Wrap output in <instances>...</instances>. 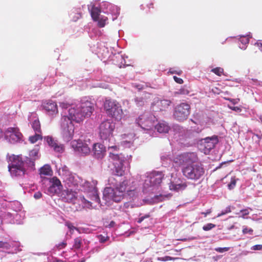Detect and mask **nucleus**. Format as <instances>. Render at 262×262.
<instances>
[{
  "instance_id": "f257e3e1",
  "label": "nucleus",
  "mask_w": 262,
  "mask_h": 262,
  "mask_svg": "<svg viewBox=\"0 0 262 262\" xmlns=\"http://www.w3.org/2000/svg\"><path fill=\"white\" fill-rule=\"evenodd\" d=\"M94 111V106L90 101L82 102L79 106L72 107L69 110L67 116L70 121L80 123L85 118L90 117Z\"/></svg>"
},
{
  "instance_id": "f03ea898",
  "label": "nucleus",
  "mask_w": 262,
  "mask_h": 262,
  "mask_svg": "<svg viewBox=\"0 0 262 262\" xmlns=\"http://www.w3.org/2000/svg\"><path fill=\"white\" fill-rule=\"evenodd\" d=\"M8 169L13 176H20L25 174V163L21 156L12 155L8 158Z\"/></svg>"
},
{
  "instance_id": "7ed1b4c3",
  "label": "nucleus",
  "mask_w": 262,
  "mask_h": 262,
  "mask_svg": "<svg viewBox=\"0 0 262 262\" xmlns=\"http://www.w3.org/2000/svg\"><path fill=\"white\" fill-rule=\"evenodd\" d=\"M183 175L188 179L197 180L203 176L205 170L200 164H195L194 161L185 166L182 169Z\"/></svg>"
},
{
  "instance_id": "20e7f679",
  "label": "nucleus",
  "mask_w": 262,
  "mask_h": 262,
  "mask_svg": "<svg viewBox=\"0 0 262 262\" xmlns=\"http://www.w3.org/2000/svg\"><path fill=\"white\" fill-rule=\"evenodd\" d=\"M104 109L106 114L116 120H120L123 118V112L120 104L115 100L108 99L104 103Z\"/></svg>"
},
{
  "instance_id": "39448f33",
  "label": "nucleus",
  "mask_w": 262,
  "mask_h": 262,
  "mask_svg": "<svg viewBox=\"0 0 262 262\" xmlns=\"http://www.w3.org/2000/svg\"><path fill=\"white\" fill-rule=\"evenodd\" d=\"M109 160L113 163L114 166V172L117 176H122L124 173V162L125 158L122 154L110 151L108 155Z\"/></svg>"
},
{
  "instance_id": "423d86ee",
  "label": "nucleus",
  "mask_w": 262,
  "mask_h": 262,
  "mask_svg": "<svg viewBox=\"0 0 262 262\" xmlns=\"http://www.w3.org/2000/svg\"><path fill=\"white\" fill-rule=\"evenodd\" d=\"M115 128V123L112 121L106 120L102 122L99 127V134L100 138L103 140L109 139L113 136Z\"/></svg>"
},
{
  "instance_id": "0eeeda50",
  "label": "nucleus",
  "mask_w": 262,
  "mask_h": 262,
  "mask_svg": "<svg viewBox=\"0 0 262 262\" xmlns=\"http://www.w3.org/2000/svg\"><path fill=\"white\" fill-rule=\"evenodd\" d=\"M124 197V195L115 187H106L103 193V199L107 202L112 201L115 202H120Z\"/></svg>"
},
{
  "instance_id": "6e6552de",
  "label": "nucleus",
  "mask_w": 262,
  "mask_h": 262,
  "mask_svg": "<svg viewBox=\"0 0 262 262\" xmlns=\"http://www.w3.org/2000/svg\"><path fill=\"white\" fill-rule=\"evenodd\" d=\"M190 113V106L186 103H181L174 108L173 117L179 121L187 119Z\"/></svg>"
},
{
  "instance_id": "1a4fd4ad",
  "label": "nucleus",
  "mask_w": 262,
  "mask_h": 262,
  "mask_svg": "<svg viewBox=\"0 0 262 262\" xmlns=\"http://www.w3.org/2000/svg\"><path fill=\"white\" fill-rule=\"evenodd\" d=\"M196 159L194 153H184L177 156L173 159V162L178 166L187 165L194 161Z\"/></svg>"
},
{
  "instance_id": "9d476101",
  "label": "nucleus",
  "mask_w": 262,
  "mask_h": 262,
  "mask_svg": "<svg viewBox=\"0 0 262 262\" xmlns=\"http://www.w3.org/2000/svg\"><path fill=\"white\" fill-rule=\"evenodd\" d=\"M136 121L141 127L146 130H149L154 125L152 116L150 114H144L140 116Z\"/></svg>"
},
{
  "instance_id": "9b49d317",
  "label": "nucleus",
  "mask_w": 262,
  "mask_h": 262,
  "mask_svg": "<svg viewBox=\"0 0 262 262\" xmlns=\"http://www.w3.org/2000/svg\"><path fill=\"white\" fill-rule=\"evenodd\" d=\"M72 147L75 151L79 154L86 155L90 152V148L89 145L81 140H75L71 142Z\"/></svg>"
},
{
  "instance_id": "f8f14e48",
  "label": "nucleus",
  "mask_w": 262,
  "mask_h": 262,
  "mask_svg": "<svg viewBox=\"0 0 262 262\" xmlns=\"http://www.w3.org/2000/svg\"><path fill=\"white\" fill-rule=\"evenodd\" d=\"M130 182L125 180L120 183L118 186H116V188L119 191L122 192L123 195H124L125 192H126L128 195L133 198L135 196L136 192L135 188L130 186Z\"/></svg>"
},
{
  "instance_id": "ddd939ff",
  "label": "nucleus",
  "mask_w": 262,
  "mask_h": 262,
  "mask_svg": "<svg viewBox=\"0 0 262 262\" xmlns=\"http://www.w3.org/2000/svg\"><path fill=\"white\" fill-rule=\"evenodd\" d=\"M74 134V125L71 121L67 123L66 125L63 123L62 136L66 142L70 141L73 137Z\"/></svg>"
},
{
  "instance_id": "4468645a",
  "label": "nucleus",
  "mask_w": 262,
  "mask_h": 262,
  "mask_svg": "<svg viewBox=\"0 0 262 262\" xmlns=\"http://www.w3.org/2000/svg\"><path fill=\"white\" fill-rule=\"evenodd\" d=\"M44 140L46 141L48 145L55 152L61 153L64 151V145L59 144L57 140H55L53 137L50 136H45Z\"/></svg>"
},
{
  "instance_id": "2eb2a0df",
  "label": "nucleus",
  "mask_w": 262,
  "mask_h": 262,
  "mask_svg": "<svg viewBox=\"0 0 262 262\" xmlns=\"http://www.w3.org/2000/svg\"><path fill=\"white\" fill-rule=\"evenodd\" d=\"M6 136L13 143L17 142L21 140L22 134L17 127H9L6 131Z\"/></svg>"
},
{
  "instance_id": "dca6fc26",
  "label": "nucleus",
  "mask_w": 262,
  "mask_h": 262,
  "mask_svg": "<svg viewBox=\"0 0 262 262\" xmlns=\"http://www.w3.org/2000/svg\"><path fill=\"white\" fill-rule=\"evenodd\" d=\"M42 107L49 115L53 116L58 113V107L56 102L52 100H48L42 103Z\"/></svg>"
},
{
  "instance_id": "f3484780",
  "label": "nucleus",
  "mask_w": 262,
  "mask_h": 262,
  "mask_svg": "<svg viewBox=\"0 0 262 262\" xmlns=\"http://www.w3.org/2000/svg\"><path fill=\"white\" fill-rule=\"evenodd\" d=\"M203 140V144L204 148L208 151L214 148L219 142L218 136L216 135L206 137Z\"/></svg>"
},
{
  "instance_id": "a211bd4d",
  "label": "nucleus",
  "mask_w": 262,
  "mask_h": 262,
  "mask_svg": "<svg viewBox=\"0 0 262 262\" xmlns=\"http://www.w3.org/2000/svg\"><path fill=\"white\" fill-rule=\"evenodd\" d=\"M93 152L96 158L102 159L105 155V147L101 143H95L93 145Z\"/></svg>"
},
{
  "instance_id": "6ab92c4d",
  "label": "nucleus",
  "mask_w": 262,
  "mask_h": 262,
  "mask_svg": "<svg viewBox=\"0 0 262 262\" xmlns=\"http://www.w3.org/2000/svg\"><path fill=\"white\" fill-rule=\"evenodd\" d=\"M164 177V174L162 172H154L152 173L149 178L150 186H155L161 184Z\"/></svg>"
},
{
  "instance_id": "aec40b11",
  "label": "nucleus",
  "mask_w": 262,
  "mask_h": 262,
  "mask_svg": "<svg viewBox=\"0 0 262 262\" xmlns=\"http://www.w3.org/2000/svg\"><path fill=\"white\" fill-rule=\"evenodd\" d=\"M63 198L67 202L71 203L75 201L77 198L76 192L72 189H67L63 192Z\"/></svg>"
},
{
  "instance_id": "412c9836",
  "label": "nucleus",
  "mask_w": 262,
  "mask_h": 262,
  "mask_svg": "<svg viewBox=\"0 0 262 262\" xmlns=\"http://www.w3.org/2000/svg\"><path fill=\"white\" fill-rule=\"evenodd\" d=\"M52 184L50 186L49 190L51 192L57 193V190H59L62 187L60 181L57 177H53L52 180Z\"/></svg>"
},
{
  "instance_id": "4be33fe9",
  "label": "nucleus",
  "mask_w": 262,
  "mask_h": 262,
  "mask_svg": "<svg viewBox=\"0 0 262 262\" xmlns=\"http://www.w3.org/2000/svg\"><path fill=\"white\" fill-rule=\"evenodd\" d=\"M171 101L169 100L163 99L159 100L155 104V106L157 107V110L160 111H165L170 106Z\"/></svg>"
},
{
  "instance_id": "5701e85b",
  "label": "nucleus",
  "mask_w": 262,
  "mask_h": 262,
  "mask_svg": "<svg viewBox=\"0 0 262 262\" xmlns=\"http://www.w3.org/2000/svg\"><path fill=\"white\" fill-rule=\"evenodd\" d=\"M187 187V184L185 182L177 183L171 182L169 184L170 190L179 191L185 189Z\"/></svg>"
},
{
  "instance_id": "b1692460",
  "label": "nucleus",
  "mask_w": 262,
  "mask_h": 262,
  "mask_svg": "<svg viewBox=\"0 0 262 262\" xmlns=\"http://www.w3.org/2000/svg\"><path fill=\"white\" fill-rule=\"evenodd\" d=\"M53 171L49 165H45L39 169V174L42 176H51Z\"/></svg>"
},
{
  "instance_id": "393cba45",
  "label": "nucleus",
  "mask_w": 262,
  "mask_h": 262,
  "mask_svg": "<svg viewBox=\"0 0 262 262\" xmlns=\"http://www.w3.org/2000/svg\"><path fill=\"white\" fill-rule=\"evenodd\" d=\"M91 15L92 19L94 21H97L99 19V15L101 13V10L99 8L93 6L91 9Z\"/></svg>"
},
{
  "instance_id": "a878e982",
  "label": "nucleus",
  "mask_w": 262,
  "mask_h": 262,
  "mask_svg": "<svg viewBox=\"0 0 262 262\" xmlns=\"http://www.w3.org/2000/svg\"><path fill=\"white\" fill-rule=\"evenodd\" d=\"M156 128L157 131L160 133H167L169 129V126L165 123H158L156 125Z\"/></svg>"
},
{
  "instance_id": "bb28decb",
  "label": "nucleus",
  "mask_w": 262,
  "mask_h": 262,
  "mask_svg": "<svg viewBox=\"0 0 262 262\" xmlns=\"http://www.w3.org/2000/svg\"><path fill=\"white\" fill-rule=\"evenodd\" d=\"M83 187L85 189L90 193H92L97 191L95 187V184L94 182L92 184L91 182L86 181L84 183Z\"/></svg>"
},
{
  "instance_id": "cd10ccee",
  "label": "nucleus",
  "mask_w": 262,
  "mask_h": 262,
  "mask_svg": "<svg viewBox=\"0 0 262 262\" xmlns=\"http://www.w3.org/2000/svg\"><path fill=\"white\" fill-rule=\"evenodd\" d=\"M31 127L35 133H42L40 123L38 119H35L32 121Z\"/></svg>"
},
{
  "instance_id": "c85d7f7f",
  "label": "nucleus",
  "mask_w": 262,
  "mask_h": 262,
  "mask_svg": "<svg viewBox=\"0 0 262 262\" xmlns=\"http://www.w3.org/2000/svg\"><path fill=\"white\" fill-rule=\"evenodd\" d=\"M35 135L30 136L29 138V141L31 143H35L38 140H41L42 139V136L41 134L39 133H35Z\"/></svg>"
},
{
  "instance_id": "c756f323",
  "label": "nucleus",
  "mask_w": 262,
  "mask_h": 262,
  "mask_svg": "<svg viewBox=\"0 0 262 262\" xmlns=\"http://www.w3.org/2000/svg\"><path fill=\"white\" fill-rule=\"evenodd\" d=\"M135 207V204L132 202H127L124 203L122 207V210L124 212H128L130 209Z\"/></svg>"
},
{
  "instance_id": "7c9ffc66",
  "label": "nucleus",
  "mask_w": 262,
  "mask_h": 262,
  "mask_svg": "<svg viewBox=\"0 0 262 262\" xmlns=\"http://www.w3.org/2000/svg\"><path fill=\"white\" fill-rule=\"evenodd\" d=\"M82 244V238L80 237H78L74 239V243L73 247L77 250L81 248Z\"/></svg>"
},
{
  "instance_id": "2f4dec72",
  "label": "nucleus",
  "mask_w": 262,
  "mask_h": 262,
  "mask_svg": "<svg viewBox=\"0 0 262 262\" xmlns=\"http://www.w3.org/2000/svg\"><path fill=\"white\" fill-rule=\"evenodd\" d=\"M189 91L186 88L185 86L181 88L179 90L174 92L175 96L179 95H188Z\"/></svg>"
},
{
  "instance_id": "473e14b6",
  "label": "nucleus",
  "mask_w": 262,
  "mask_h": 262,
  "mask_svg": "<svg viewBox=\"0 0 262 262\" xmlns=\"http://www.w3.org/2000/svg\"><path fill=\"white\" fill-rule=\"evenodd\" d=\"M89 198L91 201H94L99 204L100 203V200L97 193V191L92 193H90L89 194Z\"/></svg>"
},
{
  "instance_id": "72a5a7b5",
  "label": "nucleus",
  "mask_w": 262,
  "mask_h": 262,
  "mask_svg": "<svg viewBox=\"0 0 262 262\" xmlns=\"http://www.w3.org/2000/svg\"><path fill=\"white\" fill-rule=\"evenodd\" d=\"M80 199L84 205V207H86L88 208H90L92 207V203L91 201L86 200L84 196H80Z\"/></svg>"
},
{
  "instance_id": "f704fd0d",
  "label": "nucleus",
  "mask_w": 262,
  "mask_h": 262,
  "mask_svg": "<svg viewBox=\"0 0 262 262\" xmlns=\"http://www.w3.org/2000/svg\"><path fill=\"white\" fill-rule=\"evenodd\" d=\"M224 69L221 67H216L211 69V72L214 73L215 75L221 76L224 74Z\"/></svg>"
},
{
  "instance_id": "c9c22d12",
  "label": "nucleus",
  "mask_w": 262,
  "mask_h": 262,
  "mask_svg": "<svg viewBox=\"0 0 262 262\" xmlns=\"http://www.w3.org/2000/svg\"><path fill=\"white\" fill-rule=\"evenodd\" d=\"M135 102L137 106H143L145 103V101L142 97H136L135 99Z\"/></svg>"
},
{
  "instance_id": "e433bc0d",
  "label": "nucleus",
  "mask_w": 262,
  "mask_h": 262,
  "mask_svg": "<svg viewBox=\"0 0 262 262\" xmlns=\"http://www.w3.org/2000/svg\"><path fill=\"white\" fill-rule=\"evenodd\" d=\"M118 181L114 177H110L108 179V184L111 186L116 187L118 186Z\"/></svg>"
},
{
  "instance_id": "4c0bfd02",
  "label": "nucleus",
  "mask_w": 262,
  "mask_h": 262,
  "mask_svg": "<svg viewBox=\"0 0 262 262\" xmlns=\"http://www.w3.org/2000/svg\"><path fill=\"white\" fill-rule=\"evenodd\" d=\"M125 137H126L125 135L122 136V141L121 143L123 145L129 146L133 144L132 139L129 138V140H125Z\"/></svg>"
},
{
  "instance_id": "58836bf2",
  "label": "nucleus",
  "mask_w": 262,
  "mask_h": 262,
  "mask_svg": "<svg viewBox=\"0 0 262 262\" xmlns=\"http://www.w3.org/2000/svg\"><path fill=\"white\" fill-rule=\"evenodd\" d=\"M35 158H34L33 160H32L31 159H28L26 160L25 163L28 165V166L31 169H34V166H35Z\"/></svg>"
},
{
  "instance_id": "ea45409f",
  "label": "nucleus",
  "mask_w": 262,
  "mask_h": 262,
  "mask_svg": "<svg viewBox=\"0 0 262 262\" xmlns=\"http://www.w3.org/2000/svg\"><path fill=\"white\" fill-rule=\"evenodd\" d=\"M108 149L110 151H114V152L117 153L119 150V148L117 145H113L109 144L108 145Z\"/></svg>"
},
{
  "instance_id": "a19ab883",
  "label": "nucleus",
  "mask_w": 262,
  "mask_h": 262,
  "mask_svg": "<svg viewBox=\"0 0 262 262\" xmlns=\"http://www.w3.org/2000/svg\"><path fill=\"white\" fill-rule=\"evenodd\" d=\"M66 225L68 227V228L70 229L71 232L72 233H73V231L74 230H76L78 231H79V229L78 228L74 227L72 223H71V222H69V221H67L66 222Z\"/></svg>"
},
{
  "instance_id": "79ce46f5",
  "label": "nucleus",
  "mask_w": 262,
  "mask_h": 262,
  "mask_svg": "<svg viewBox=\"0 0 262 262\" xmlns=\"http://www.w3.org/2000/svg\"><path fill=\"white\" fill-rule=\"evenodd\" d=\"M178 259H179V258L172 257H170L169 256H166L160 257L158 258V259L159 260L163 261H168V260H174Z\"/></svg>"
},
{
  "instance_id": "37998d69",
  "label": "nucleus",
  "mask_w": 262,
  "mask_h": 262,
  "mask_svg": "<svg viewBox=\"0 0 262 262\" xmlns=\"http://www.w3.org/2000/svg\"><path fill=\"white\" fill-rule=\"evenodd\" d=\"M215 227V225L212 223H208L203 227L204 231H209Z\"/></svg>"
},
{
  "instance_id": "c03bdc74",
  "label": "nucleus",
  "mask_w": 262,
  "mask_h": 262,
  "mask_svg": "<svg viewBox=\"0 0 262 262\" xmlns=\"http://www.w3.org/2000/svg\"><path fill=\"white\" fill-rule=\"evenodd\" d=\"M239 40L242 43L247 45L249 43V37L248 36H241Z\"/></svg>"
},
{
  "instance_id": "a18cd8bd",
  "label": "nucleus",
  "mask_w": 262,
  "mask_h": 262,
  "mask_svg": "<svg viewBox=\"0 0 262 262\" xmlns=\"http://www.w3.org/2000/svg\"><path fill=\"white\" fill-rule=\"evenodd\" d=\"M106 20V18H101L100 19H98V20H97L98 21V26L101 28L104 27Z\"/></svg>"
},
{
  "instance_id": "49530a36",
  "label": "nucleus",
  "mask_w": 262,
  "mask_h": 262,
  "mask_svg": "<svg viewBox=\"0 0 262 262\" xmlns=\"http://www.w3.org/2000/svg\"><path fill=\"white\" fill-rule=\"evenodd\" d=\"M230 247H224V248H216L214 249L215 251L219 253H223L224 252L228 251L229 250Z\"/></svg>"
},
{
  "instance_id": "de8ad7c7",
  "label": "nucleus",
  "mask_w": 262,
  "mask_h": 262,
  "mask_svg": "<svg viewBox=\"0 0 262 262\" xmlns=\"http://www.w3.org/2000/svg\"><path fill=\"white\" fill-rule=\"evenodd\" d=\"M10 247L11 246L8 243L0 241V248H3L6 249H10Z\"/></svg>"
},
{
  "instance_id": "09e8293b",
  "label": "nucleus",
  "mask_w": 262,
  "mask_h": 262,
  "mask_svg": "<svg viewBox=\"0 0 262 262\" xmlns=\"http://www.w3.org/2000/svg\"><path fill=\"white\" fill-rule=\"evenodd\" d=\"M236 185V180L234 178H232L231 182L228 185V187L229 189H233Z\"/></svg>"
},
{
  "instance_id": "8fccbe9b",
  "label": "nucleus",
  "mask_w": 262,
  "mask_h": 262,
  "mask_svg": "<svg viewBox=\"0 0 262 262\" xmlns=\"http://www.w3.org/2000/svg\"><path fill=\"white\" fill-rule=\"evenodd\" d=\"M243 233L245 234L247 233H249L250 234H252L253 230L251 228H248L247 227H244L243 229Z\"/></svg>"
},
{
  "instance_id": "3c124183",
  "label": "nucleus",
  "mask_w": 262,
  "mask_h": 262,
  "mask_svg": "<svg viewBox=\"0 0 262 262\" xmlns=\"http://www.w3.org/2000/svg\"><path fill=\"white\" fill-rule=\"evenodd\" d=\"M67 245V244L66 242H63L57 245L56 247L58 249H61L65 248L66 247Z\"/></svg>"
},
{
  "instance_id": "603ef678",
  "label": "nucleus",
  "mask_w": 262,
  "mask_h": 262,
  "mask_svg": "<svg viewBox=\"0 0 262 262\" xmlns=\"http://www.w3.org/2000/svg\"><path fill=\"white\" fill-rule=\"evenodd\" d=\"M38 154V152L37 150L33 149L30 151L29 155L31 157L35 158V157L37 156Z\"/></svg>"
},
{
  "instance_id": "864d4df0",
  "label": "nucleus",
  "mask_w": 262,
  "mask_h": 262,
  "mask_svg": "<svg viewBox=\"0 0 262 262\" xmlns=\"http://www.w3.org/2000/svg\"><path fill=\"white\" fill-rule=\"evenodd\" d=\"M149 217H150V215L149 214H145L144 216H142L140 217L138 219V220L137 222L138 223H141L144 219L148 218Z\"/></svg>"
},
{
  "instance_id": "5fc2aeb1",
  "label": "nucleus",
  "mask_w": 262,
  "mask_h": 262,
  "mask_svg": "<svg viewBox=\"0 0 262 262\" xmlns=\"http://www.w3.org/2000/svg\"><path fill=\"white\" fill-rule=\"evenodd\" d=\"M173 78L174 79V80L178 83L179 84H182L183 83V80L181 78H179L176 76H174L173 77Z\"/></svg>"
},
{
  "instance_id": "6e6d98bb",
  "label": "nucleus",
  "mask_w": 262,
  "mask_h": 262,
  "mask_svg": "<svg viewBox=\"0 0 262 262\" xmlns=\"http://www.w3.org/2000/svg\"><path fill=\"white\" fill-rule=\"evenodd\" d=\"M59 106L63 108H68L70 106V104L67 102H60L59 103Z\"/></svg>"
},
{
  "instance_id": "4d7b16f0",
  "label": "nucleus",
  "mask_w": 262,
  "mask_h": 262,
  "mask_svg": "<svg viewBox=\"0 0 262 262\" xmlns=\"http://www.w3.org/2000/svg\"><path fill=\"white\" fill-rule=\"evenodd\" d=\"M229 108L234 111L236 112H241L242 111V109L240 107L238 106H228Z\"/></svg>"
},
{
  "instance_id": "13d9d810",
  "label": "nucleus",
  "mask_w": 262,
  "mask_h": 262,
  "mask_svg": "<svg viewBox=\"0 0 262 262\" xmlns=\"http://www.w3.org/2000/svg\"><path fill=\"white\" fill-rule=\"evenodd\" d=\"M253 250H262V245H256L253 246L252 248Z\"/></svg>"
},
{
  "instance_id": "bf43d9fd",
  "label": "nucleus",
  "mask_w": 262,
  "mask_h": 262,
  "mask_svg": "<svg viewBox=\"0 0 262 262\" xmlns=\"http://www.w3.org/2000/svg\"><path fill=\"white\" fill-rule=\"evenodd\" d=\"M99 239L100 242L101 243H103L107 241V237H106L102 235H100L99 236Z\"/></svg>"
},
{
  "instance_id": "052dcab7",
  "label": "nucleus",
  "mask_w": 262,
  "mask_h": 262,
  "mask_svg": "<svg viewBox=\"0 0 262 262\" xmlns=\"http://www.w3.org/2000/svg\"><path fill=\"white\" fill-rule=\"evenodd\" d=\"M133 86L134 88H135L136 89H138L139 91L142 90L144 87V86L142 85H141L140 84H136V83H134L133 84Z\"/></svg>"
},
{
  "instance_id": "680f3d73",
  "label": "nucleus",
  "mask_w": 262,
  "mask_h": 262,
  "mask_svg": "<svg viewBox=\"0 0 262 262\" xmlns=\"http://www.w3.org/2000/svg\"><path fill=\"white\" fill-rule=\"evenodd\" d=\"M227 100L230 101V102H231L234 104H237L239 102V99L228 98V99H227Z\"/></svg>"
},
{
  "instance_id": "e2e57ef3",
  "label": "nucleus",
  "mask_w": 262,
  "mask_h": 262,
  "mask_svg": "<svg viewBox=\"0 0 262 262\" xmlns=\"http://www.w3.org/2000/svg\"><path fill=\"white\" fill-rule=\"evenodd\" d=\"M42 196V194L39 191H38L37 192H36L34 194V197L36 199H40Z\"/></svg>"
},
{
  "instance_id": "0e129e2a",
  "label": "nucleus",
  "mask_w": 262,
  "mask_h": 262,
  "mask_svg": "<svg viewBox=\"0 0 262 262\" xmlns=\"http://www.w3.org/2000/svg\"><path fill=\"white\" fill-rule=\"evenodd\" d=\"M241 212H242L243 214L242 216L244 217L245 215L249 214V212L248 209H243L241 210Z\"/></svg>"
},
{
  "instance_id": "69168bd1",
  "label": "nucleus",
  "mask_w": 262,
  "mask_h": 262,
  "mask_svg": "<svg viewBox=\"0 0 262 262\" xmlns=\"http://www.w3.org/2000/svg\"><path fill=\"white\" fill-rule=\"evenodd\" d=\"M211 212V209H208L206 212H202L201 214H203L206 217L208 214Z\"/></svg>"
},
{
  "instance_id": "338daca9",
  "label": "nucleus",
  "mask_w": 262,
  "mask_h": 262,
  "mask_svg": "<svg viewBox=\"0 0 262 262\" xmlns=\"http://www.w3.org/2000/svg\"><path fill=\"white\" fill-rule=\"evenodd\" d=\"M147 7L149 9H154V4L152 3H150L149 4H148L147 5Z\"/></svg>"
},
{
  "instance_id": "774afa93",
  "label": "nucleus",
  "mask_w": 262,
  "mask_h": 262,
  "mask_svg": "<svg viewBox=\"0 0 262 262\" xmlns=\"http://www.w3.org/2000/svg\"><path fill=\"white\" fill-rule=\"evenodd\" d=\"M85 258H82L81 259L78 260L77 262H85Z\"/></svg>"
}]
</instances>
